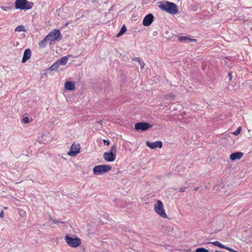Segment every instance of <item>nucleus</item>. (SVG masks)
Returning a JSON list of instances; mask_svg holds the SVG:
<instances>
[{"label":"nucleus","instance_id":"nucleus-1","mask_svg":"<svg viewBox=\"0 0 252 252\" xmlns=\"http://www.w3.org/2000/svg\"><path fill=\"white\" fill-rule=\"evenodd\" d=\"M166 1L165 3L159 5V7L170 14L174 15L177 14L179 11L177 6L173 2H169V1Z\"/></svg>","mask_w":252,"mask_h":252},{"label":"nucleus","instance_id":"nucleus-2","mask_svg":"<svg viewBox=\"0 0 252 252\" xmlns=\"http://www.w3.org/2000/svg\"><path fill=\"white\" fill-rule=\"evenodd\" d=\"M112 169L108 164L98 165L94 167L93 171L95 175H100L108 173Z\"/></svg>","mask_w":252,"mask_h":252},{"label":"nucleus","instance_id":"nucleus-3","mask_svg":"<svg viewBox=\"0 0 252 252\" xmlns=\"http://www.w3.org/2000/svg\"><path fill=\"white\" fill-rule=\"evenodd\" d=\"M46 37V39L49 41L50 45H51L53 44L52 42L54 41H60L62 36L59 30L54 29L48 33Z\"/></svg>","mask_w":252,"mask_h":252},{"label":"nucleus","instance_id":"nucleus-4","mask_svg":"<svg viewBox=\"0 0 252 252\" xmlns=\"http://www.w3.org/2000/svg\"><path fill=\"white\" fill-rule=\"evenodd\" d=\"M155 211L163 218H166L167 215L165 212L163 204L160 200H158L154 205Z\"/></svg>","mask_w":252,"mask_h":252},{"label":"nucleus","instance_id":"nucleus-5","mask_svg":"<svg viewBox=\"0 0 252 252\" xmlns=\"http://www.w3.org/2000/svg\"><path fill=\"white\" fill-rule=\"evenodd\" d=\"M66 243L71 247L76 248L81 244V240L80 238L76 237L73 238L68 235L65 237Z\"/></svg>","mask_w":252,"mask_h":252},{"label":"nucleus","instance_id":"nucleus-6","mask_svg":"<svg viewBox=\"0 0 252 252\" xmlns=\"http://www.w3.org/2000/svg\"><path fill=\"white\" fill-rule=\"evenodd\" d=\"M152 127V125L146 122H138L135 125V129L138 131H144Z\"/></svg>","mask_w":252,"mask_h":252},{"label":"nucleus","instance_id":"nucleus-7","mask_svg":"<svg viewBox=\"0 0 252 252\" xmlns=\"http://www.w3.org/2000/svg\"><path fill=\"white\" fill-rule=\"evenodd\" d=\"M80 149V146L79 144H75L73 143L71 146L70 151L68 154L71 157H74L79 153Z\"/></svg>","mask_w":252,"mask_h":252},{"label":"nucleus","instance_id":"nucleus-8","mask_svg":"<svg viewBox=\"0 0 252 252\" xmlns=\"http://www.w3.org/2000/svg\"><path fill=\"white\" fill-rule=\"evenodd\" d=\"M154 20V17L151 13L147 14L143 19V25L144 26L148 27L151 25Z\"/></svg>","mask_w":252,"mask_h":252},{"label":"nucleus","instance_id":"nucleus-9","mask_svg":"<svg viewBox=\"0 0 252 252\" xmlns=\"http://www.w3.org/2000/svg\"><path fill=\"white\" fill-rule=\"evenodd\" d=\"M146 144L148 147L152 149H155L157 148H161L162 147V143L160 141H157L154 142L147 141Z\"/></svg>","mask_w":252,"mask_h":252},{"label":"nucleus","instance_id":"nucleus-10","mask_svg":"<svg viewBox=\"0 0 252 252\" xmlns=\"http://www.w3.org/2000/svg\"><path fill=\"white\" fill-rule=\"evenodd\" d=\"M103 158L106 161L112 162L116 159V156L115 153L105 152L103 154Z\"/></svg>","mask_w":252,"mask_h":252},{"label":"nucleus","instance_id":"nucleus-11","mask_svg":"<svg viewBox=\"0 0 252 252\" xmlns=\"http://www.w3.org/2000/svg\"><path fill=\"white\" fill-rule=\"evenodd\" d=\"M27 1H16L15 6L17 9H29L30 7H27Z\"/></svg>","mask_w":252,"mask_h":252},{"label":"nucleus","instance_id":"nucleus-12","mask_svg":"<svg viewBox=\"0 0 252 252\" xmlns=\"http://www.w3.org/2000/svg\"><path fill=\"white\" fill-rule=\"evenodd\" d=\"M31 56V51L30 49H27L25 50L24 55L22 60L23 63H25L28 60H29Z\"/></svg>","mask_w":252,"mask_h":252},{"label":"nucleus","instance_id":"nucleus-13","mask_svg":"<svg viewBox=\"0 0 252 252\" xmlns=\"http://www.w3.org/2000/svg\"><path fill=\"white\" fill-rule=\"evenodd\" d=\"M243 153L241 152H235L231 154L230 156V158L232 160L240 159L243 156Z\"/></svg>","mask_w":252,"mask_h":252},{"label":"nucleus","instance_id":"nucleus-14","mask_svg":"<svg viewBox=\"0 0 252 252\" xmlns=\"http://www.w3.org/2000/svg\"><path fill=\"white\" fill-rule=\"evenodd\" d=\"M178 39L180 42L186 43L196 41L195 39H192L188 36H179Z\"/></svg>","mask_w":252,"mask_h":252},{"label":"nucleus","instance_id":"nucleus-15","mask_svg":"<svg viewBox=\"0 0 252 252\" xmlns=\"http://www.w3.org/2000/svg\"><path fill=\"white\" fill-rule=\"evenodd\" d=\"M65 88L69 91H72L75 89V83L73 82L67 81L65 83Z\"/></svg>","mask_w":252,"mask_h":252},{"label":"nucleus","instance_id":"nucleus-16","mask_svg":"<svg viewBox=\"0 0 252 252\" xmlns=\"http://www.w3.org/2000/svg\"><path fill=\"white\" fill-rule=\"evenodd\" d=\"M69 56V55H68V56L63 57L60 60H58L57 62V63H59V65L62 64L64 65L67 63L68 57Z\"/></svg>","mask_w":252,"mask_h":252},{"label":"nucleus","instance_id":"nucleus-17","mask_svg":"<svg viewBox=\"0 0 252 252\" xmlns=\"http://www.w3.org/2000/svg\"><path fill=\"white\" fill-rule=\"evenodd\" d=\"M59 66V63L57 62L54 63L50 67L46 69V71L48 70L52 71L57 70Z\"/></svg>","mask_w":252,"mask_h":252},{"label":"nucleus","instance_id":"nucleus-18","mask_svg":"<svg viewBox=\"0 0 252 252\" xmlns=\"http://www.w3.org/2000/svg\"><path fill=\"white\" fill-rule=\"evenodd\" d=\"M206 244H213V245L215 246H217L220 248H222V249H225V248L226 247V246H224L223 245H222V244H221L220 242L219 241H215V242H207Z\"/></svg>","mask_w":252,"mask_h":252},{"label":"nucleus","instance_id":"nucleus-19","mask_svg":"<svg viewBox=\"0 0 252 252\" xmlns=\"http://www.w3.org/2000/svg\"><path fill=\"white\" fill-rule=\"evenodd\" d=\"M126 31V27L125 26V25H124L121 28V30L120 31V32H118V33L117 34L116 36L117 37H120V36H121L122 35H123Z\"/></svg>","mask_w":252,"mask_h":252},{"label":"nucleus","instance_id":"nucleus-20","mask_svg":"<svg viewBox=\"0 0 252 252\" xmlns=\"http://www.w3.org/2000/svg\"><path fill=\"white\" fill-rule=\"evenodd\" d=\"M15 32H25L26 31V27L24 26L20 25L16 28Z\"/></svg>","mask_w":252,"mask_h":252},{"label":"nucleus","instance_id":"nucleus-21","mask_svg":"<svg viewBox=\"0 0 252 252\" xmlns=\"http://www.w3.org/2000/svg\"><path fill=\"white\" fill-rule=\"evenodd\" d=\"M47 41L48 40L46 39V37L45 36V37L39 43V46L40 47L44 48L45 47Z\"/></svg>","mask_w":252,"mask_h":252},{"label":"nucleus","instance_id":"nucleus-22","mask_svg":"<svg viewBox=\"0 0 252 252\" xmlns=\"http://www.w3.org/2000/svg\"><path fill=\"white\" fill-rule=\"evenodd\" d=\"M175 95L173 94H168L164 96V98L166 100H172L175 97Z\"/></svg>","mask_w":252,"mask_h":252},{"label":"nucleus","instance_id":"nucleus-23","mask_svg":"<svg viewBox=\"0 0 252 252\" xmlns=\"http://www.w3.org/2000/svg\"><path fill=\"white\" fill-rule=\"evenodd\" d=\"M223 189V187L222 185H216L214 187V190H215L216 191H220L221 190Z\"/></svg>","mask_w":252,"mask_h":252},{"label":"nucleus","instance_id":"nucleus-24","mask_svg":"<svg viewBox=\"0 0 252 252\" xmlns=\"http://www.w3.org/2000/svg\"><path fill=\"white\" fill-rule=\"evenodd\" d=\"M195 252H209V251L204 248H198L195 250Z\"/></svg>","mask_w":252,"mask_h":252},{"label":"nucleus","instance_id":"nucleus-25","mask_svg":"<svg viewBox=\"0 0 252 252\" xmlns=\"http://www.w3.org/2000/svg\"><path fill=\"white\" fill-rule=\"evenodd\" d=\"M22 121L24 124H28L30 122L29 118L27 116H24Z\"/></svg>","mask_w":252,"mask_h":252},{"label":"nucleus","instance_id":"nucleus-26","mask_svg":"<svg viewBox=\"0 0 252 252\" xmlns=\"http://www.w3.org/2000/svg\"><path fill=\"white\" fill-rule=\"evenodd\" d=\"M110 153H115L116 154V145L115 144L113 145L111 147Z\"/></svg>","mask_w":252,"mask_h":252},{"label":"nucleus","instance_id":"nucleus-27","mask_svg":"<svg viewBox=\"0 0 252 252\" xmlns=\"http://www.w3.org/2000/svg\"><path fill=\"white\" fill-rule=\"evenodd\" d=\"M241 130V127H238L237 130H235V131H234L232 133H233V134H234L235 135H238L240 133Z\"/></svg>","mask_w":252,"mask_h":252},{"label":"nucleus","instance_id":"nucleus-28","mask_svg":"<svg viewBox=\"0 0 252 252\" xmlns=\"http://www.w3.org/2000/svg\"><path fill=\"white\" fill-rule=\"evenodd\" d=\"M225 249L230 251V252H238V251L232 249L231 248H230V247H226L225 248Z\"/></svg>","mask_w":252,"mask_h":252},{"label":"nucleus","instance_id":"nucleus-29","mask_svg":"<svg viewBox=\"0 0 252 252\" xmlns=\"http://www.w3.org/2000/svg\"><path fill=\"white\" fill-rule=\"evenodd\" d=\"M51 219L53 221V223L54 224H57L59 222L60 223H64V221H58V220H55L54 219H53L52 218H51Z\"/></svg>","mask_w":252,"mask_h":252},{"label":"nucleus","instance_id":"nucleus-30","mask_svg":"<svg viewBox=\"0 0 252 252\" xmlns=\"http://www.w3.org/2000/svg\"><path fill=\"white\" fill-rule=\"evenodd\" d=\"M187 188V187H182L181 188L179 189V191L180 192H183L185 191V189Z\"/></svg>","mask_w":252,"mask_h":252},{"label":"nucleus","instance_id":"nucleus-31","mask_svg":"<svg viewBox=\"0 0 252 252\" xmlns=\"http://www.w3.org/2000/svg\"><path fill=\"white\" fill-rule=\"evenodd\" d=\"M139 63L140 64L141 68H143L144 67L145 63H144V62L142 60L140 61V62H139Z\"/></svg>","mask_w":252,"mask_h":252},{"label":"nucleus","instance_id":"nucleus-32","mask_svg":"<svg viewBox=\"0 0 252 252\" xmlns=\"http://www.w3.org/2000/svg\"><path fill=\"white\" fill-rule=\"evenodd\" d=\"M103 141L104 144L106 145V146L109 145V144L110 143V141L109 140H105V139H103Z\"/></svg>","mask_w":252,"mask_h":252},{"label":"nucleus","instance_id":"nucleus-33","mask_svg":"<svg viewBox=\"0 0 252 252\" xmlns=\"http://www.w3.org/2000/svg\"><path fill=\"white\" fill-rule=\"evenodd\" d=\"M44 136V135H42V139H38V142L40 143H43L46 144V143L45 142V140L43 138V136Z\"/></svg>","mask_w":252,"mask_h":252},{"label":"nucleus","instance_id":"nucleus-34","mask_svg":"<svg viewBox=\"0 0 252 252\" xmlns=\"http://www.w3.org/2000/svg\"><path fill=\"white\" fill-rule=\"evenodd\" d=\"M132 61H136L137 62H140V61H141V60H140V59L139 58H134L132 59Z\"/></svg>","mask_w":252,"mask_h":252},{"label":"nucleus","instance_id":"nucleus-35","mask_svg":"<svg viewBox=\"0 0 252 252\" xmlns=\"http://www.w3.org/2000/svg\"><path fill=\"white\" fill-rule=\"evenodd\" d=\"M0 217L1 218H3V217H4V212L2 210L1 211V212L0 213Z\"/></svg>","mask_w":252,"mask_h":252},{"label":"nucleus","instance_id":"nucleus-36","mask_svg":"<svg viewBox=\"0 0 252 252\" xmlns=\"http://www.w3.org/2000/svg\"><path fill=\"white\" fill-rule=\"evenodd\" d=\"M228 76L229 77V81H231V79H232V76H231V73H228Z\"/></svg>","mask_w":252,"mask_h":252},{"label":"nucleus","instance_id":"nucleus-37","mask_svg":"<svg viewBox=\"0 0 252 252\" xmlns=\"http://www.w3.org/2000/svg\"><path fill=\"white\" fill-rule=\"evenodd\" d=\"M1 8L2 9H3L4 10L6 11L7 10V9H8L9 8L8 7H1Z\"/></svg>","mask_w":252,"mask_h":252},{"label":"nucleus","instance_id":"nucleus-38","mask_svg":"<svg viewBox=\"0 0 252 252\" xmlns=\"http://www.w3.org/2000/svg\"><path fill=\"white\" fill-rule=\"evenodd\" d=\"M98 124H99L100 125H102V120H100L98 122Z\"/></svg>","mask_w":252,"mask_h":252},{"label":"nucleus","instance_id":"nucleus-39","mask_svg":"<svg viewBox=\"0 0 252 252\" xmlns=\"http://www.w3.org/2000/svg\"><path fill=\"white\" fill-rule=\"evenodd\" d=\"M198 188H199L198 187L195 188L194 189V190H195V191L197 190L198 189Z\"/></svg>","mask_w":252,"mask_h":252},{"label":"nucleus","instance_id":"nucleus-40","mask_svg":"<svg viewBox=\"0 0 252 252\" xmlns=\"http://www.w3.org/2000/svg\"><path fill=\"white\" fill-rule=\"evenodd\" d=\"M3 209H5V210H6V209H7V207H4Z\"/></svg>","mask_w":252,"mask_h":252},{"label":"nucleus","instance_id":"nucleus-41","mask_svg":"<svg viewBox=\"0 0 252 252\" xmlns=\"http://www.w3.org/2000/svg\"><path fill=\"white\" fill-rule=\"evenodd\" d=\"M218 195H222V193H218Z\"/></svg>","mask_w":252,"mask_h":252},{"label":"nucleus","instance_id":"nucleus-42","mask_svg":"<svg viewBox=\"0 0 252 252\" xmlns=\"http://www.w3.org/2000/svg\"><path fill=\"white\" fill-rule=\"evenodd\" d=\"M221 251H216L215 252H220Z\"/></svg>","mask_w":252,"mask_h":252},{"label":"nucleus","instance_id":"nucleus-43","mask_svg":"<svg viewBox=\"0 0 252 252\" xmlns=\"http://www.w3.org/2000/svg\"><path fill=\"white\" fill-rule=\"evenodd\" d=\"M67 23H65V26H67Z\"/></svg>","mask_w":252,"mask_h":252},{"label":"nucleus","instance_id":"nucleus-44","mask_svg":"<svg viewBox=\"0 0 252 252\" xmlns=\"http://www.w3.org/2000/svg\"><path fill=\"white\" fill-rule=\"evenodd\" d=\"M46 73H44V74H43V75H46Z\"/></svg>","mask_w":252,"mask_h":252},{"label":"nucleus","instance_id":"nucleus-45","mask_svg":"<svg viewBox=\"0 0 252 252\" xmlns=\"http://www.w3.org/2000/svg\"><path fill=\"white\" fill-rule=\"evenodd\" d=\"M173 189H174V190H176V189H175V188H173Z\"/></svg>","mask_w":252,"mask_h":252},{"label":"nucleus","instance_id":"nucleus-46","mask_svg":"<svg viewBox=\"0 0 252 252\" xmlns=\"http://www.w3.org/2000/svg\"><path fill=\"white\" fill-rule=\"evenodd\" d=\"M251 73L252 74V71L251 72Z\"/></svg>","mask_w":252,"mask_h":252}]
</instances>
